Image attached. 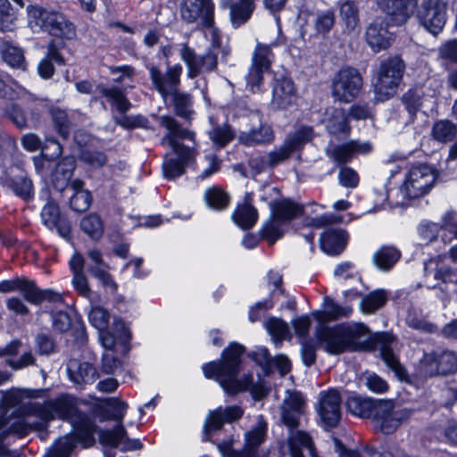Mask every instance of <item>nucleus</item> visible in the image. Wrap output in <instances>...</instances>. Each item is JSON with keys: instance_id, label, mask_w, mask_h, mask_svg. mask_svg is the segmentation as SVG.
I'll list each match as a JSON object with an SVG mask.
<instances>
[{"instance_id": "obj_63", "label": "nucleus", "mask_w": 457, "mask_h": 457, "mask_svg": "<svg viewBox=\"0 0 457 457\" xmlns=\"http://www.w3.org/2000/svg\"><path fill=\"white\" fill-rule=\"evenodd\" d=\"M339 184L344 187L354 188L359 185L360 177L353 168L341 166L338 172Z\"/></svg>"}, {"instance_id": "obj_29", "label": "nucleus", "mask_w": 457, "mask_h": 457, "mask_svg": "<svg viewBox=\"0 0 457 457\" xmlns=\"http://www.w3.org/2000/svg\"><path fill=\"white\" fill-rule=\"evenodd\" d=\"M68 188L71 191L69 197L70 209L77 213H83L89 210L93 203V195L86 188V183L80 179H74Z\"/></svg>"}, {"instance_id": "obj_21", "label": "nucleus", "mask_w": 457, "mask_h": 457, "mask_svg": "<svg viewBox=\"0 0 457 457\" xmlns=\"http://www.w3.org/2000/svg\"><path fill=\"white\" fill-rule=\"evenodd\" d=\"M40 217L42 223L53 230L55 229L60 237L64 239H71L72 234L71 223L66 214L61 212L57 202L44 204Z\"/></svg>"}, {"instance_id": "obj_48", "label": "nucleus", "mask_w": 457, "mask_h": 457, "mask_svg": "<svg viewBox=\"0 0 457 457\" xmlns=\"http://www.w3.org/2000/svg\"><path fill=\"white\" fill-rule=\"evenodd\" d=\"M457 134V126L450 120H439L433 124L431 135L441 143L452 142Z\"/></svg>"}, {"instance_id": "obj_3", "label": "nucleus", "mask_w": 457, "mask_h": 457, "mask_svg": "<svg viewBox=\"0 0 457 457\" xmlns=\"http://www.w3.org/2000/svg\"><path fill=\"white\" fill-rule=\"evenodd\" d=\"M30 413L40 420L34 424L38 429L45 428L46 424L54 419L68 420L77 416L74 428L78 441L86 448L92 446L96 442L94 435L97 431V426L87 415L78 414L76 403L68 395H62L44 403H35L30 406Z\"/></svg>"}, {"instance_id": "obj_12", "label": "nucleus", "mask_w": 457, "mask_h": 457, "mask_svg": "<svg viewBox=\"0 0 457 457\" xmlns=\"http://www.w3.org/2000/svg\"><path fill=\"white\" fill-rule=\"evenodd\" d=\"M107 265H90L86 270L84 256L75 252L70 261L69 268L72 274V286H89L87 271L89 276L96 278L102 286H118L107 270Z\"/></svg>"}, {"instance_id": "obj_39", "label": "nucleus", "mask_w": 457, "mask_h": 457, "mask_svg": "<svg viewBox=\"0 0 457 457\" xmlns=\"http://www.w3.org/2000/svg\"><path fill=\"white\" fill-rule=\"evenodd\" d=\"M100 93L120 115L127 113L132 107L123 89L117 86L103 87Z\"/></svg>"}, {"instance_id": "obj_49", "label": "nucleus", "mask_w": 457, "mask_h": 457, "mask_svg": "<svg viewBox=\"0 0 457 457\" xmlns=\"http://www.w3.org/2000/svg\"><path fill=\"white\" fill-rule=\"evenodd\" d=\"M386 302V292L384 289H377L362 296L361 309L364 313H372L382 308Z\"/></svg>"}, {"instance_id": "obj_10", "label": "nucleus", "mask_w": 457, "mask_h": 457, "mask_svg": "<svg viewBox=\"0 0 457 457\" xmlns=\"http://www.w3.org/2000/svg\"><path fill=\"white\" fill-rule=\"evenodd\" d=\"M413 409L395 410L393 400L374 399L368 419L373 420L376 428L385 435L393 434L414 414Z\"/></svg>"}, {"instance_id": "obj_18", "label": "nucleus", "mask_w": 457, "mask_h": 457, "mask_svg": "<svg viewBox=\"0 0 457 457\" xmlns=\"http://www.w3.org/2000/svg\"><path fill=\"white\" fill-rule=\"evenodd\" d=\"M423 365L429 377L448 376L457 372V353L449 351H433L423 357Z\"/></svg>"}, {"instance_id": "obj_54", "label": "nucleus", "mask_w": 457, "mask_h": 457, "mask_svg": "<svg viewBox=\"0 0 457 457\" xmlns=\"http://www.w3.org/2000/svg\"><path fill=\"white\" fill-rule=\"evenodd\" d=\"M336 23V15L333 9H328L319 13L314 21V29L318 35L326 37Z\"/></svg>"}, {"instance_id": "obj_2", "label": "nucleus", "mask_w": 457, "mask_h": 457, "mask_svg": "<svg viewBox=\"0 0 457 457\" xmlns=\"http://www.w3.org/2000/svg\"><path fill=\"white\" fill-rule=\"evenodd\" d=\"M245 347L237 342L230 343L221 353V360L211 361L203 366L207 378H215L226 394L237 395L240 392L249 391L254 401H262L270 394V388L263 384H254L251 373L238 378L241 370L242 355Z\"/></svg>"}, {"instance_id": "obj_57", "label": "nucleus", "mask_w": 457, "mask_h": 457, "mask_svg": "<svg viewBox=\"0 0 457 457\" xmlns=\"http://www.w3.org/2000/svg\"><path fill=\"white\" fill-rule=\"evenodd\" d=\"M17 81L9 74L0 70V98L6 100H15L19 97L16 90Z\"/></svg>"}, {"instance_id": "obj_16", "label": "nucleus", "mask_w": 457, "mask_h": 457, "mask_svg": "<svg viewBox=\"0 0 457 457\" xmlns=\"http://www.w3.org/2000/svg\"><path fill=\"white\" fill-rule=\"evenodd\" d=\"M384 14L385 17H375L366 28L364 38L374 53L387 49L395 40V34L389 30L390 23L395 24Z\"/></svg>"}, {"instance_id": "obj_23", "label": "nucleus", "mask_w": 457, "mask_h": 457, "mask_svg": "<svg viewBox=\"0 0 457 457\" xmlns=\"http://www.w3.org/2000/svg\"><path fill=\"white\" fill-rule=\"evenodd\" d=\"M372 150L373 146L370 142H359L351 139L335 145L328 155L337 166L341 167L352 162L357 155H367Z\"/></svg>"}, {"instance_id": "obj_17", "label": "nucleus", "mask_w": 457, "mask_h": 457, "mask_svg": "<svg viewBox=\"0 0 457 457\" xmlns=\"http://www.w3.org/2000/svg\"><path fill=\"white\" fill-rule=\"evenodd\" d=\"M342 398L338 390L330 388L319 395L318 414L325 429L337 427L341 420Z\"/></svg>"}, {"instance_id": "obj_59", "label": "nucleus", "mask_w": 457, "mask_h": 457, "mask_svg": "<svg viewBox=\"0 0 457 457\" xmlns=\"http://www.w3.org/2000/svg\"><path fill=\"white\" fill-rule=\"evenodd\" d=\"M247 356L260 366L266 375L272 372V356L266 347H258L256 350L248 353Z\"/></svg>"}, {"instance_id": "obj_38", "label": "nucleus", "mask_w": 457, "mask_h": 457, "mask_svg": "<svg viewBox=\"0 0 457 457\" xmlns=\"http://www.w3.org/2000/svg\"><path fill=\"white\" fill-rule=\"evenodd\" d=\"M22 297L32 304H41L44 302L62 303L63 298L60 293L40 287H20Z\"/></svg>"}, {"instance_id": "obj_35", "label": "nucleus", "mask_w": 457, "mask_h": 457, "mask_svg": "<svg viewBox=\"0 0 457 457\" xmlns=\"http://www.w3.org/2000/svg\"><path fill=\"white\" fill-rule=\"evenodd\" d=\"M254 0H238L230 4L229 18L234 29H238L245 24L252 17L255 10Z\"/></svg>"}, {"instance_id": "obj_42", "label": "nucleus", "mask_w": 457, "mask_h": 457, "mask_svg": "<svg viewBox=\"0 0 457 457\" xmlns=\"http://www.w3.org/2000/svg\"><path fill=\"white\" fill-rule=\"evenodd\" d=\"M401 102L408 112V123H414L423 105V94L416 87H411L403 94Z\"/></svg>"}, {"instance_id": "obj_44", "label": "nucleus", "mask_w": 457, "mask_h": 457, "mask_svg": "<svg viewBox=\"0 0 457 457\" xmlns=\"http://www.w3.org/2000/svg\"><path fill=\"white\" fill-rule=\"evenodd\" d=\"M81 231L94 241L99 240L104 232V224L96 212L86 214L79 221Z\"/></svg>"}, {"instance_id": "obj_52", "label": "nucleus", "mask_w": 457, "mask_h": 457, "mask_svg": "<svg viewBox=\"0 0 457 457\" xmlns=\"http://www.w3.org/2000/svg\"><path fill=\"white\" fill-rule=\"evenodd\" d=\"M334 275L345 282L352 280L353 283L365 286L360 271L355 269V264L350 261L337 264L335 267Z\"/></svg>"}, {"instance_id": "obj_27", "label": "nucleus", "mask_w": 457, "mask_h": 457, "mask_svg": "<svg viewBox=\"0 0 457 457\" xmlns=\"http://www.w3.org/2000/svg\"><path fill=\"white\" fill-rule=\"evenodd\" d=\"M270 216L282 225L289 224L304 213V206L289 197L273 200L270 203Z\"/></svg>"}, {"instance_id": "obj_56", "label": "nucleus", "mask_w": 457, "mask_h": 457, "mask_svg": "<svg viewBox=\"0 0 457 457\" xmlns=\"http://www.w3.org/2000/svg\"><path fill=\"white\" fill-rule=\"evenodd\" d=\"M272 54V50L269 45L257 43L253 54L251 65L270 71L272 62L269 55Z\"/></svg>"}, {"instance_id": "obj_6", "label": "nucleus", "mask_w": 457, "mask_h": 457, "mask_svg": "<svg viewBox=\"0 0 457 457\" xmlns=\"http://www.w3.org/2000/svg\"><path fill=\"white\" fill-rule=\"evenodd\" d=\"M29 22L32 27H38L42 32L63 40H71L76 37L75 25L67 17L54 10H47L39 5L27 6Z\"/></svg>"}, {"instance_id": "obj_15", "label": "nucleus", "mask_w": 457, "mask_h": 457, "mask_svg": "<svg viewBox=\"0 0 457 457\" xmlns=\"http://www.w3.org/2000/svg\"><path fill=\"white\" fill-rule=\"evenodd\" d=\"M166 65L165 73H162L157 66L151 65L149 68L150 79L163 98L179 90L183 72L180 63L170 65V61H166Z\"/></svg>"}, {"instance_id": "obj_5", "label": "nucleus", "mask_w": 457, "mask_h": 457, "mask_svg": "<svg viewBox=\"0 0 457 457\" xmlns=\"http://www.w3.org/2000/svg\"><path fill=\"white\" fill-rule=\"evenodd\" d=\"M448 4L449 0H422L420 5L419 0H412L411 8L407 10L402 9L397 2L389 9H383L381 5H378V8L396 26L404 25L415 14L420 24L428 32L437 36L446 24Z\"/></svg>"}, {"instance_id": "obj_20", "label": "nucleus", "mask_w": 457, "mask_h": 457, "mask_svg": "<svg viewBox=\"0 0 457 457\" xmlns=\"http://www.w3.org/2000/svg\"><path fill=\"white\" fill-rule=\"evenodd\" d=\"M181 18L187 23H194L202 14V25L214 26V4L212 0H183L180 4Z\"/></svg>"}, {"instance_id": "obj_9", "label": "nucleus", "mask_w": 457, "mask_h": 457, "mask_svg": "<svg viewBox=\"0 0 457 457\" xmlns=\"http://www.w3.org/2000/svg\"><path fill=\"white\" fill-rule=\"evenodd\" d=\"M405 69V62L398 54L390 55L380 62L374 88L381 100H387L395 96L403 80Z\"/></svg>"}, {"instance_id": "obj_24", "label": "nucleus", "mask_w": 457, "mask_h": 457, "mask_svg": "<svg viewBox=\"0 0 457 457\" xmlns=\"http://www.w3.org/2000/svg\"><path fill=\"white\" fill-rule=\"evenodd\" d=\"M64 46V42H57L54 39L49 40L46 52L37 67V75L42 79L47 80L53 78L55 73V65L60 67L66 65V59L62 53Z\"/></svg>"}, {"instance_id": "obj_62", "label": "nucleus", "mask_w": 457, "mask_h": 457, "mask_svg": "<svg viewBox=\"0 0 457 457\" xmlns=\"http://www.w3.org/2000/svg\"><path fill=\"white\" fill-rule=\"evenodd\" d=\"M90 323L97 328L100 333H104L109 325L110 314L109 312L103 308H94L89 315Z\"/></svg>"}, {"instance_id": "obj_34", "label": "nucleus", "mask_w": 457, "mask_h": 457, "mask_svg": "<svg viewBox=\"0 0 457 457\" xmlns=\"http://www.w3.org/2000/svg\"><path fill=\"white\" fill-rule=\"evenodd\" d=\"M401 251L393 245H382L372 256V262L381 271H390L400 261Z\"/></svg>"}, {"instance_id": "obj_64", "label": "nucleus", "mask_w": 457, "mask_h": 457, "mask_svg": "<svg viewBox=\"0 0 457 457\" xmlns=\"http://www.w3.org/2000/svg\"><path fill=\"white\" fill-rule=\"evenodd\" d=\"M75 446V443L71 439L60 440L54 448L47 452L44 457H70Z\"/></svg>"}, {"instance_id": "obj_40", "label": "nucleus", "mask_w": 457, "mask_h": 457, "mask_svg": "<svg viewBox=\"0 0 457 457\" xmlns=\"http://www.w3.org/2000/svg\"><path fill=\"white\" fill-rule=\"evenodd\" d=\"M1 57L11 68L25 71L27 62L22 48L13 46L10 41H4L1 46Z\"/></svg>"}, {"instance_id": "obj_11", "label": "nucleus", "mask_w": 457, "mask_h": 457, "mask_svg": "<svg viewBox=\"0 0 457 457\" xmlns=\"http://www.w3.org/2000/svg\"><path fill=\"white\" fill-rule=\"evenodd\" d=\"M363 79L356 68H342L335 76L331 93L336 100L341 103H351L359 96L362 89Z\"/></svg>"}, {"instance_id": "obj_1", "label": "nucleus", "mask_w": 457, "mask_h": 457, "mask_svg": "<svg viewBox=\"0 0 457 457\" xmlns=\"http://www.w3.org/2000/svg\"><path fill=\"white\" fill-rule=\"evenodd\" d=\"M314 334L323 350L332 355L378 349L382 360L395 377L401 381H410L407 370L393 352L397 339L392 333L372 335L362 323H341L335 326L318 324Z\"/></svg>"}, {"instance_id": "obj_14", "label": "nucleus", "mask_w": 457, "mask_h": 457, "mask_svg": "<svg viewBox=\"0 0 457 457\" xmlns=\"http://www.w3.org/2000/svg\"><path fill=\"white\" fill-rule=\"evenodd\" d=\"M2 185L25 203L31 202L35 197L33 181L21 164H13L8 168L3 175Z\"/></svg>"}, {"instance_id": "obj_47", "label": "nucleus", "mask_w": 457, "mask_h": 457, "mask_svg": "<svg viewBox=\"0 0 457 457\" xmlns=\"http://www.w3.org/2000/svg\"><path fill=\"white\" fill-rule=\"evenodd\" d=\"M282 226V224L270 216L258 230L261 239L265 241L270 246L275 245L285 235Z\"/></svg>"}, {"instance_id": "obj_13", "label": "nucleus", "mask_w": 457, "mask_h": 457, "mask_svg": "<svg viewBox=\"0 0 457 457\" xmlns=\"http://www.w3.org/2000/svg\"><path fill=\"white\" fill-rule=\"evenodd\" d=\"M314 136V129L312 126H301L293 134L286 137L278 150L269 153V167L273 168L289 159L294 153L302 152L305 145L312 141Z\"/></svg>"}, {"instance_id": "obj_61", "label": "nucleus", "mask_w": 457, "mask_h": 457, "mask_svg": "<svg viewBox=\"0 0 457 457\" xmlns=\"http://www.w3.org/2000/svg\"><path fill=\"white\" fill-rule=\"evenodd\" d=\"M234 137L235 132L231 127L229 125H225L223 127L218 126L214 128L211 138L216 145L225 147L234 139Z\"/></svg>"}, {"instance_id": "obj_19", "label": "nucleus", "mask_w": 457, "mask_h": 457, "mask_svg": "<svg viewBox=\"0 0 457 457\" xmlns=\"http://www.w3.org/2000/svg\"><path fill=\"white\" fill-rule=\"evenodd\" d=\"M244 413V409L239 405L220 406L211 411L204 422L203 441H211L213 432L220 430L225 423L239 420Z\"/></svg>"}, {"instance_id": "obj_8", "label": "nucleus", "mask_w": 457, "mask_h": 457, "mask_svg": "<svg viewBox=\"0 0 457 457\" xmlns=\"http://www.w3.org/2000/svg\"><path fill=\"white\" fill-rule=\"evenodd\" d=\"M128 404L116 397L104 398L103 404L96 408V416L100 421L115 420L117 425L112 429H99V442L103 445L118 447L119 442L126 435V429L122 425Z\"/></svg>"}, {"instance_id": "obj_51", "label": "nucleus", "mask_w": 457, "mask_h": 457, "mask_svg": "<svg viewBox=\"0 0 457 457\" xmlns=\"http://www.w3.org/2000/svg\"><path fill=\"white\" fill-rule=\"evenodd\" d=\"M170 96H172L175 114L187 120H190L193 114V111L190 109L192 104L190 96L184 92H180L179 90Z\"/></svg>"}, {"instance_id": "obj_36", "label": "nucleus", "mask_w": 457, "mask_h": 457, "mask_svg": "<svg viewBox=\"0 0 457 457\" xmlns=\"http://www.w3.org/2000/svg\"><path fill=\"white\" fill-rule=\"evenodd\" d=\"M47 115L50 116L53 127L57 135L63 141H68L71 129V121L68 112L59 106L50 104V107L47 109Z\"/></svg>"}, {"instance_id": "obj_30", "label": "nucleus", "mask_w": 457, "mask_h": 457, "mask_svg": "<svg viewBox=\"0 0 457 457\" xmlns=\"http://www.w3.org/2000/svg\"><path fill=\"white\" fill-rule=\"evenodd\" d=\"M67 373L70 379L77 385L93 384L98 378L96 368L78 359H71L67 363Z\"/></svg>"}, {"instance_id": "obj_7", "label": "nucleus", "mask_w": 457, "mask_h": 457, "mask_svg": "<svg viewBox=\"0 0 457 457\" xmlns=\"http://www.w3.org/2000/svg\"><path fill=\"white\" fill-rule=\"evenodd\" d=\"M438 177L437 170L428 163H420L412 166L406 174L403 183L398 190L402 195V200L396 202V205L404 206L411 200L420 198L432 189Z\"/></svg>"}, {"instance_id": "obj_28", "label": "nucleus", "mask_w": 457, "mask_h": 457, "mask_svg": "<svg viewBox=\"0 0 457 457\" xmlns=\"http://www.w3.org/2000/svg\"><path fill=\"white\" fill-rule=\"evenodd\" d=\"M251 194L246 193L244 203L237 204L231 214L232 221L242 230L252 229L258 221V210L252 204Z\"/></svg>"}, {"instance_id": "obj_41", "label": "nucleus", "mask_w": 457, "mask_h": 457, "mask_svg": "<svg viewBox=\"0 0 457 457\" xmlns=\"http://www.w3.org/2000/svg\"><path fill=\"white\" fill-rule=\"evenodd\" d=\"M351 312L350 308H343L326 296L324 298V311H316L312 315L318 321V324H328V321L331 320L347 317Z\"/></svg>"}, {"instance_id": "obj_46", "label": "nucleus", "mask_w": 457, "mask_h": 457, "mask_svg": "<svg viewBox=\"0 0 457 457\" xmlns=\"http://www.w3.org/2000/svg\"><path fill=\"white\" fill-rule=\"evenodd\" d=\"M242 143L252 146L256 145L270 144L274 139V132L271 127L261 124L258 129H252L242 136Z\"/></svg>"}, {"instance_id": "obj_37", "label": "nucleus", "mask_w": 457, "mask_h": 457, "mask_svg": "<svg viewBox=\"0 0 457 457\" xmlns=\"http://www.w3.org/2000/svg\"><path fill=\"white\" fill-rule=\"evenodd\" d=\"M23 5V0H0V31L12 29L17 12Z\"/></svg>"}, {"instance_id": "obj_25", "label": "nucleus", "mask_w": 457, "mask_h": 457, "mask_svg": "<svg viewBox=\"0 0 457 457\" xmlns=\"http://www.w3.org/2000/svg\"><path fill=\"white\" fill-rule=\"evenodd\" d=\"M297 95L295 81L287 73L275 78L272 88V102L277 109L285 111L290 107Z\"/></svg>"}, {"instance_id": "obj_43", "label": "nucleus", "mask_w": 457, "mask_h": 457, "mask_svg": "<svg viewBox=\"0 0 457 457\" xmlns=\"http://www.w3.org/2000/svg\"><path fill=\"white\" fill-rule=\"evenodd\" d=\"M204 201L207 206L216 212H223L230 204V195L219 186L208 187L204 192Z\"/></svg>"}, {"instance_id": "obj_60", "label": "nucleus", "mask_w": 457, "mask_h": 457, "mask_svg": "<svg viewBox=\"0 0 457 457\" xmlns=\"http://www.w3.org/2000/svg\"><path fill=\"white\" fill-rule=\"evenodd\" d=\"M314 442L311 436L303 430L291 431L287 438L288 448L309 449L312 447Z\"/></svg>"}, {"instance_id": "obj_32", "label": "nucleus", "mask_w": 457, "mask_h": 457, "mask_svg": "<svg viewBox=\"0 0 457 457\" xmlns=\"http://www.w3.org/2000/svg\"><path fill=\"white\" fill-rule=\"evenodd\" d=\"M327 132L335 137L348 138L352 133L350 120L345 109H335L327 119Z\"/></svg>"}, {"instance_id": "obj_45", "label": "nucleus", "mask_w": 457, "mask_h": 457, "mask_svg": "<svg viewBox=\"0 0 457 457\" xmlns=\"http://www.w3.org/2000/svg\"><path fill=\"white\" fill-rule=\"evenodd\" d=\"M180 58L187 66V76L188 79H194L201 74L204 68V61L201 55L195 53L194 48L190 47L187 44H184L180 49Z\"/></svg>"}, {"instance_id": "obj_50", "label": "nucleus", "mask_w": 457, "mask_h": 457, "mask_svg": "<svg viewBox=\"0 0 457 457\" xmlns=\"http://www.w3.org/2000/svg\"><path fill=\"white\" fill-rule=\"evenodd\" d=\"M374 398L353 395L345 402L346 409L352 414L368 419L370 408L373 406Z\"/></svg>"}, {"instance_id": "obj_55", "label": "nucleus", "mask_w": 457, "mask_h": 457, "mask_svg": "<svg viewBox=\"0 0 457 457\" xmlns=\"http://www.w3.org/2000/svg\"><path fill=\"white\" fill-rule=\"evenodd\" d=\"M62 144L53 136L46 137L43 141L40 154L46 162H53L58 159L62 154Z\"/></svg>"}, {"instance_id": "obj_31", "label": "nucleus", "mask_w": 457, "mask_h": 457, "mask_svg": "<svg viewBox=\"0 0 457 457\" xmlns=\"http://www.w3.org/2000/svg\"><path fill=\"white\" fill-rule=\"evenodd\" d=\"M267 422L261 415L256 425L245 435V445L242 448V457H258V449L265 441Z\"/></svg>"}, {"instance_id": "obj_58", "label": "nucleus", "mask_w": 457, "mask_h": 457, "mask_svg": "<svg viewBox=\"0 0 457 457\" xmlns=\"http://www.w3.org/2000/svg\"><path fill=\"white\" fill-rule=\"evenodd\" d=\"M440 230H442L440 224L429 220L421 221L418 227V233L420 237L424 241V245H428L430 243L436 241Z\"/></svg>"}, {"instance_id": "obj_53", "label": "nucleus", "mask_w": 457, "mask_h": 457, "mask_svg": "<svg viewBox=\"0 0 457 457\" xmlns=\"http://www.w3.org/2000/svg\"><path fill=\"white\" fill-rule=\"evenodd\" d=\"M115 123L127 130H133L136 129H150L149 120L143 114L130 116L125 113L122 114L120 118H116Z\"/></svg>"}, {"instance_id": "obj_22", "label": "nucleus", "mask_w": 457, "mask_h": 457, "mask_svg": "<svg viewBox=\"0 0 457 457\" xmlns=\"http://www.w3.org/2000/svg\"><path fill=\"white\" fill-rule=\"evenodd\" d=\"M350 234L342 228H326L319 238L320 249L329 257L340 256L347 248Z\"/></svg>"}, {"instance_id": "obj_26", "label": "nucleus", "mask_w": 457, "mask_h": 457, "mask_svg": "<svg viewBox=\"0 0 457 457\" xmlns=\"http://www.w3.org/2000/svg\"><path fill=\"white\" fill-rule=\"evenodd\" d=\"M76 167L77 159L71 154L62 157L56 162L50 174L51 185L55 191L62 193L71 186Z\"/></svg>"}, {"instance_id": "obj_33", "label": "nucleus", "mask_w": 457, "mask_h": 457, "mask_svg": "<svg viewBox=\"0 0 457 457\" xmlns=\"http://www.w3.org/2000/svg\"><path fill=\"white\" fill-rule=\"evenodd\" d=\"M339 17L347 32H354L360 29V6L355 0H338Z\"/></svg>"}, {"instance_id": "obj_4", "label": "nucleus", "mask_w": 457, "mask_h": 457, "mask_svg": "<svg viewBox=\"0 0 457 457\" xmlns=\"http://www.w3.org/2000/svg\"><path fill=\"white\" fill-rule=\"evenodd\" d=\"M161 126L167 129L164 138L172 149L176 157H170L166 154L162 163V177L168 181H174L187 172L190 163L195 162L194 149L179 142V140L195 141L194 131L183 128L181 124L170 115H162L160 121Z\"/></svg>"}]
</instances>
